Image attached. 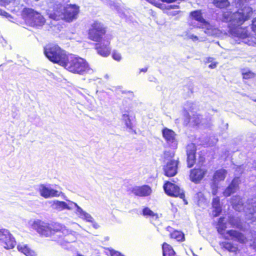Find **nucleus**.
Here are the masks:
<instances>
[{
  "label": "nucleus",
  "mask_w": 256,
  "mask_h": 256,
  "mask_svg": "<svg viewBox=\"0 0 256 256\" xmlns=\"http://www.w3.org/2000/svg\"><path fill=\"white\" fill-rule=\"evenodd\" d=\"M230 33L235 37L245 39L250 36L248 26H236L229 28Z\"/></svg>",
  "instance_id": "nucleus-15"
},
{
  "label": "nucleus",
  "mask_w": 256,
  "mask_h": 256,
  "mask_svg": "<svg viewBox=\"0 0 256 256\" xmlns=\"http://www.w3.org/2000/svg\"><path fill=\"white\" fill-rule=\"evenodd\" d=\"M162 134L166 143L169 146H173L174 149H176L178 144L176 133L171 129L164 128L162 130Z\"/></svg>",
  "instance_id": "nucleus-12"
},
{
  "label": "nucleus",
  "mask_w": 256,
  "mask_h": 256,
  "mask_svg": "<svg viewBox=\"0 0 256 256\" xmlns=\"http://www.w3.org/2000/svg\"><path fill=\"white\" fill-rule=\"evenodd\" d=\"M255 102H256V100H255Z\"/></svg>",
  "instance_id": "nucleus-53"
},
{
  "label": "nucleus",
  "mask_w": 256,
  "mask_h": 256,
  "mask_svg": "<svg viewBox=\"0 0 256 256\" xmlns=\"http://www.w3.org/2000/svg\"><path fill=\"white\" fill-rule=\"evenodd\" d=\"M32 227L41 236L48 237L56 233H60L58 235L59 238L64 242H70L72 241L67 238L69 236H73L72 231L69 230L64 225L60 223L57 222L48 223L37 220L33 222Z\"/></svg>",
  "instance_id": "nucleus-1"
},
{
  "label": "nucleus",
  "mask_w": 256,
  "mask_h": 256,
  "mask_svg": "<svg viewBox=\"0 0 256 256\" xmlns=\"http://www.w3.org/2000/svg\"><path fill=\"white\" fill-rule=\"evenodd\" d=\"M170 238L179 242H182L185 240L184 234L182 232L178 230H174L170 232Z\"/></svg>",
  "instance_id": "nucleus-26"
},
{
  "label": "nucleus",
  "mask_w": 256,
  "mask_h": 256,
  "mask_svg": "<svg viewBox=\"0 0 256 256\" xmlns=\"http://www.w3.org/2000/svg\"><path fill=\"white\" fill-rule=\"evenodd\" d=\"M166 230L167 231L170 232V230H172V228L170 227V226H168L166 227Z\"/></svg>",
  "instance_id": "nucleus-45"
},
{
  "label": "nucleus",
  "mask_w": 256,
  "mask_h": 256,
  "mask_svg": "<svg viewBox=\"0 0 256 256\" xmlns=\"http://www.w3.org/2000/svg\"><path fill=\"white\" fill-rule=\"evenodd\" d=\"M244 0V2H246V0Z\"/></svg>",
  "instance_id": "nucleus-52"
},
{
  "label": "nucleus",
  "mask_w": 256,
  "mask_h": 256,
  "mask_svg": "<svg viewBox=\"0 0 256 256\" xmlns=\"http://www.w3.org/2000/svg\"><path fill=\"white\" fill-rule=\"evenodd\" d=\"M0 242L4 247L8 250L13 248L16 242L8 230L0 228Z\"/></svg>",
  "instance_id": "nucleus-10"
},
{
  "label": "nucleus",
  "mask_w": 256,
  "mask_h": 256,
  "mask_svg": "<svg viewBox=\"0 0 256 256\" xmlns=\"http://www.w3.org/2000/svg\"><path fill=\"white\" fill-rule=\"evenodd\" d=\"M123 117L124 118H128L129 120V124H126V126L128 128H130V129H132V123L130 120L129 116L128 114H124Z\"/></svg>",
  "instance_id": "nucleus-39"
},
{
  "label": "nucleus",
  "mask_w": 256,
  "mask_h": 256,
  "mask_svg": "<svg viewBox=\"0 0 256 256\" xmlns=\"http://www.w3.org/2000/svg\"><path fill=\"white\" fill-rule=\"evenodd\" d=\"M120 256H124V255H122V254H121V255H120Z\"/></svg>",
  "instance_id": "nucleus-51"
},
{
  "label": "nucleus",
  "mask_w": 256,
  "mask_h": 256,
  "mask_svg": "<svg viewBox=\"0 0 256 256\" xmlns=\"http://www.w3.org/2000/svg\"><path fill=\"white\" fill-rule=\"evenodd\" d=\"M79 12V7L75 4H70L66 6L63 12V18L67 22H71L76 18Z\"/></svg>",
  "instance_id": "nucleus-13"
},
{
  "label": "nucleus",
  "mask_w": 256,
  "mask_h": 256,
  "mask_svg": "<svg viewBox=\"0 0 256 256\" xmlns=\"http://www.w3.org/2000/svg\"><path fill=\"white\" fill-rule=\"evenodd\" d=\"M196 146L194 143H190L186 148V162L188 168H192L196 162Z\"/></svg>",
  "instance_id": "nucleus-11"
},
{
  "label": "nucleus",
  "mask_w": 256,
  "mask_h": 256,
  "mask_svg": "<svg viewBox=\"0 0 256 256\" xmlns=\"http://www.w3.org/2000/svg\"><path fill=\"white\" fill-rule=\"evenodd\" d=\"M0 14L2 16H6V14H8V13L0 8Z\"/></svg>",
  "instance_id": "nucleus-44"
},
{
  "label": "nucleus",
  "mask_w": 256,
  "mask_h": 256,
  "mask_svg": "<svg viewBox=\"0 0 256 256\" xmlns=\"http://www.w3.org/2000/svg\"><path fill=\"white\" fill-rule=\"evenodd\" d=\"M163 188L165 193L168 196L179 197L182 199H184L185 198L184 192L180 190V187L170 181L164 182Z\"/></svg>",
  "instance_id": "nucleus-9"
},
{
  "label": "nucleus",
  "mask_w": 256,
  "mask_h": 256,
  "mask_svg": "<svg viewBox=\"0 0 256 256\" xmlns=\"http://www.w3.org/2000/svg\"><path fill=\"white\" fill-rule=\"evenodd\" d=\"M190 16L192 19L198 22L205 26L210 25L209 22L203 18L202 13L200 10L191 12L190 14Z\"/></svg>",
  "instance_id": "nucleus-20"
},
{
  "label": "nucleus",
  "mask_w": 256,
  "mask_h": 256,
  "mask_svg": "<svg viewBox=\"0 0 256 256\" xmlns=\"http://www.w3.org/2000/svg\"><path fill=\"white\" fill-rule=\"evenodd\" d=\"M88 217L90 218H92L91 216L90 215H88Z\"/></svg>",
  "instance_id": "nucleus-50"
},
{
  "label": "nucleus",
  "mask_w": 256,
  "mask_h": 256,
  "mask_svg": "<svg viewBox=\"0 0 256 256\" xmlns=\"http://www.w3.org/2000/svg\"><path fill=\"white\" fill-rule=\"evenodd\" d=\"M218 233L226 240H228L230 238L238 242L240 244H246L248 242V238L242 232L234 230H230L226 231V234L229 236V237L224 236V232L226 228V224L224 222V218L220 217L218 219L216 226Z\"/></svg>",
  "instance_id": "nucleus-5"
},
{
  "label": "nucleus",
  "mask_w": 256,
  "mask_h": 256,
  "mask_svg": "<svg viewBox=\"0 0 256 256\" xmlns=\"http://www.w3.org/2000/svg\"><path fill=\"white\" fill-rule=\"evenodd\" d=\"M227 171L224 168H220L216 170L212 176V180L214 182L224 181L226 178Z\"/></svg>",
  "instance_id": "nucleus-23"
},
{
  "label": "nucleus",
  "mask_w": 256,
  "mask_h": 256,
  "mask_svg": "<svg viewBox=\"0 0 256 256\" xmlns=\"http://www.w3.org/2000/svg\"><path fill=\"white\" fill-rule=\"evenodd\" d=\"M22 16L26 23L34 28L42 27L46 22L45 18L40 12L32 8H24Z\"/></svg>",
  "instance_id": "nucleus-6"
},
{
  "label": "nucleus",
  "mask_w": 256,
  "mask_h": 256,
  "mask_svg": "<svg viewBox=\"0 0 256 256\" xmlns=\"http://www.w3.org/2000/svg\"><path fill=\"white\" fill-rule=\"evenodd\" d=\"M251 201V206L249 208L248 218L252 221L256 220V200L253 202V199L250 200Z\"/></svg>",
  "instance_id": "nucleus-30"
},
{
  "label": "nucleus",
  "mask_w": 256,
  "mask_h": 256,
  "mask_svg": "<svg viewBox=\"0 0 256 256\" xmlns=\"http://www.w3.org/2000/svg\"><path fill=\"white\" fill-rule=\"evenodd\" d=\"M190 38L192 39L193 40H198V37L196 36L191 35L190 36Z\"/></svg>",
  "instance_id": "nucleus-43"
},
{
  "label": "nucleus",
  "mask_w": 256,
  "mask_h": 256,
  "mask_svg": "<svg viewBox=\"0 0 256 256\" xmlns=\"http://www.w3.org/2000/svg\"><path fill=\"white\" fill-rule=\"evenodd\" d=\"M147 68H144L140 70V72H146L147 71Z\"/></svg>",
  "instance_id": "nucleus-46"
},
{
  "label": "nucleus",
  "mask_w": 256,
  "mask_h": 256,
  "mask_svg": "<svg viewBox=\"0 0 256 256\" xmlns=\"http://www.w3.org/2000/svg\"><path fill=\"white\" fill-rule=\"evenodd\" d=\"M62 66L73 74H83L90 69L84 59L72 54L68 55Z\"/></svg>",
  "instance_id": "nucleus-3"
},
{
  "label": "nucleus",
  "mask_w": 256,
  "mask_h": 256,
  "mask_svg": "<svg viewBox=\"0 0 256 256\" xmlns=\"http://www.w3.org/2000/svg\"><path fill=\"white\" fill-rule=\"evenodd\" d=\"M57 205L60 207L62 208V209H70V208L67 204L63 201L58 202Z\"/></svg>",
  "instance_id": "nucleus-37"
},
{
  "label": "nucleus",
  "mask_w": 256,
  "mask_h": 256,
  "mask_svg": "<svg viewBox=\"0 0 256 256\" xmlns=\"http://www.w3.org/2000/svg\"><path fill=\"white\" fill-rule=\"evenodd\" d=\"M107 28L98 21H94L88 31V38L96 42L104 40L106 35Z\"/></svg>",
  "instance_id": "nucleus-7"
},
{
  "label": "nucleus",
  "mask_w": 256,
  "mask_h": 256,
  "mask_svg": "<svg viewBox=\"0 0 256 256\" xmlns=\"http://www.w3.org/2000/svg\"><path fill=\"white\" fill-rule=\"evenodd\" d=\"M252 14V8L248 6H245L234 12L230 10L223 12L221 20L222 22L228 24L230 28V27L242 26L250 18Z\"/></svg>",
  "instance_id": "nucleus-2"
},
{
  "label": "nucleus",
  "mask_w": 256,
  "mask_h": 256,
  "mask_svg": "<svg viewBox=\"0 0 256 256\" xmlns=\"http://www.w3.org/2000/svg\"><path fill=\"white\" fill-rule=\"evenodd\" d=\"M212 214L214 217L218 216L222 212L220 198L218 196L214 197L212 200Z\"/></svg>",
  "instance_id": "nucleus-21"
},
{
  "label": "nucleus",
  "mask_w": 256,
  "mask_h": 256,
  "mask_svg": "<svg viewBox=\"0 0 256 256\" xmlns=\"http://www.w3.org/2000/svg\"><path fill=\"white\" fill-rule=\"evenodd\" d=\"M152 189L148 185H142V186H137L133 188L132 190V192L135 196L144 197L148 196L152 193Z\"/></svg>",
  "instance_id": "nucleus-18"
},
{
  "label": "nucleus",
  "mask_w": 256,
  "mask_h": 256,
  "mask_svg": "<svg viewBox=\"0 0 256 256\" xmlns=\"http://www.w3.org/2000/svg\"><path fill=\"white\" fill-rule=\"evenodd\" d=\"M251 246L254 249L256 250V236L252 240V242L251 244Z\"/></svg>",
  "instance_id": "nucleus-40"
},
{
  "label": "nucleus",
  "mask_w": 256,
  "mask_h": 256,
  "mask_svg": "<svg viewBox=\"0 0 256 256\" xmlns=\"http://www.w3.org/2000/svg\"><path fill=\"white\" fill-rule=\"evenodd\" d=\"M39 192L40 195L45 198L52 197H58L60 196V193L58 190L49 188L44 184L40 185Z\"/></svg>",
  "instance_id": "nucleus-19"
},
{
  "label": "nucleus",
  "mask_w": 256,
  "mask_h": 256,
  "mask_svg": "<svg viewBox=\"0 0 256 256\" xmlns=\"http://www.w3.org/2000/svg\"><path fill=\"white\" fill-rule=\"evenodd\" d=\"M228 222L232 228H236L240 230H243L242 223L239 218L234 216H228Z\"/></svg>",
  "instance_id": "nucleus-25"
},
{
  "label": "nucleus",
  "mask_w": 256,
  "mask_h": 256,
  "mask_svg": "<svg viewBox=\"0 0 256 256\" xmlns=\"http://www.w3.org/2000/svg\"><path fill=\"white\" fill-rule=\"evenodd\" d=\"M222 247L230 252L236 253L238 250V248L231 242H224L222 244Z\"/></svg>",
  "instance_id": "nucleus-31"
},
{
  "label": "nucleus",
  "mask_w": 256,
  "mask_h": 256,
  "mask_svg": "<svg viewBox=\"0 0 256 256\" xmlns=\"http://www.w3.org/2000/svg\"><path fill=\"white\" fill-rule=\"evenodd\" d=\"M142 214L146 217H149L152 220L158 219V215L157 213L152 212L150 208L145 207L142 209Z\"/></svg>",
  "instance_id": "nucleus-29"
},
{
  "label": "nucleus",
  "mask_w": 256,
  "mask_h": 256,
  "mask_svg": "<svg viewBox=\"0 0 256 256\" xmlns=\"http://www.w3.org/2000/svg\"><path fill=\"white\" fill-rule=\"evenodd\" d=\"M230 204L234 209L236 211H240L244 207V202L242 198L238 196H233L230 198Z\"/></svg>",
  "instance_id": "nucleus-22"
},
{
  "label": "nucleus",
  "mask_w": 256,
  "mask_h": 256,
  "mask_svg": "<svg viewBox=\"0 0 256 256\" xmlns=\"http://www.w3.org/2000/svg\"><path fill=\"white\" fill-rule=\"evenodd\" d=\"M105 42H96L95 44V49L98 54L103 57L108 56L111 52L110 48V40H105Z\"/></svg>",
  "instance_id": "nucleus-16"
},
{
  "label": "nucleus",
  "mask_w": 256,
  "mask_h": 256,
  "mask_svg": "<svg viewBox=\"0 0 256 256\" xmlns=\"http://www.w3.org/2000/svg\"><path fill=\"white\" fill-rule=\"evenodd\" d=\"M163 256H177L173 248L170 244L164 242L162 245Z\"/></svg>",
  "instance_id": "nucleus-24"
},
{
  "label": "nucleus",
  "mask_w": 256,
  "mask_h": 256,
  "mask_svg": "<svg viewBox=\"0 0 256 256\" xmlns=\"http://www.w3.org/2000/svg\"><path fill=\"white\" fill-rule=\"evenodd\" d=\"M110 254L111 256H120L122 254L114 250H110Z\"/></svg>",
  "instance_id": "nucleus-38"
},
{
  "label": "nucleus",
  "mask_w": 256,
  "mask_h": 256,
  "mask_svg": "<svg viewBox=\"0 0 256 256\" xmlns=\"http://www.w3.org/2000/svg\"><path fill=\"white\" fill-rule=\"evenodd\" d=\"M254 168H255V170H256V163H255V166H254Z\"/></svg>",
  "instance_id": "nucleus-49"
},
{
  "label": "nucleus",
  "mask_w": 256,
  "mask_h": 256,
  "mask_svg": "<svg viewBox=\"0 0 256 256\" xmlns=\"http://www.w3.org/2000/svg\"><path fill=\"white\" fill-rule=\"evenodd\" d=\"M240 184V177L236 176L233 178L230 184L222 192L225 197H228L232 194L234 193L239 188V184Z\"/></svg>",
  "instance_id": "nucleus-17"
},
{
  "label": "nucleus",
  "mask_w": 256,
  "mask_h": 256,
  "mask_svg": "<svg viewBox=\"0 0 256 256\" xmlns=\"http://www.w3.org/2000/svg\"><path fill=\"white\" fill-rule=\"evenodd\" d=\"M147 0V1H148V2H151L152 4H154V5H156V4H155V3L153 2V0Z\"/></svg>",
  "instance_id": "nucleus-48"
},
{
  "label": "nucleus",
  "mask_w": 256,
  "mask_h": 256,
  "mask_svg": "<svg viewBox=\"0 0 256 256\" xmlns=\"http://www.w3.org/2000/svg\"><path fill=\"white\" fill-rule=\"evenodd\" d=\"M45 56L51 62L62 66L68 54L58 44L50 43L44 48Z\"/></svg>",
  "instance_id": "nucleus-4"
},
{
  "label": "nucleus",
  "mask_w": 256,
  "mask_h": 256,
  "mask_svg": "<svg viewBox=\"0 0 256 256\" xmlns=\"http://www.w3.org/2000/svg\"><path fill=\"white\" fill-rule=\"evenodd\" d=\"M175 155V152L172 151H164V160H168L172 158Z\"/></svg>",
  "instance_id": "nucleus-34"
},
{
  "label": "nucleus",
  "mask_w": 256,
  "mask_h": 256,
  "mask_svg": "<svg viewBox=\"0 0 256 256\" xmlns=\"http://www.w3.org/2000/svg\"><path fill=\"white\" fill-rule=\"evenodd\" d=\"M218 64V62H212L209 66L208 67L210 68H216V65Z\"/></svg>",
  "instance_id": "nucleus-41"
},
{
  "label": "nucleus",
  "mask_w": 256,
  "mask_h": 256,
  "mask_svg": "<svg viewBox=\"0 0 256 256\" xmlns=\"http://www.w3.org/2000/svg\"><path fill=\"white\" fill-rule=\"evenodd\" d=\"M112 57L114 60L118 62H120L122 60L120 54L116 51H114L112 52Z\"/></svg>",
  "instance_id": "nucleus-36"
},
{
  "label": "nucleus",
  "mask_w": 256,
  "mask_h": 256,
  "mask_svg": "<svg viewBox=\"0 0 256 256\" xmlns=\"http://www.w3.org/2000/svg\"><path fill=\"white\" fill-rule=\"evenodd\" d=\"M212 4L220 9H226L230 5L229 0H212Z\"/></svg>",
  "instance_id": "nucleus-27"
},
{
  "label": "nucleus",
  "mask_w": 256,
  "mask_h": 256,
  "mask_svg": "<svg viewBox=\"0 0 256 256\" xmlns=\"http://www.w3.org/2000/svg\"><path fill=\"white\" fill-rule=\"evenodd\" d=\"M202 116L200 114H194L192 118V123L194 126H198L202 122Z\"/></svg>",
  "instance_id": "nucleus-32"
},
{
  "label": "nucleus",
  "mask_w": 256,
  "mask_h": 256,
  "mask_svg": "<svg viewBox=\"0 0 256 256\" xmlns=\"http://www.w3.org/2000/svg\"><path fill=\"white\" fill-rule=\"evenodd\" d=\"M217 193L216 190L212 192V194L214 196L216 195Z\"/></svg>",
  "instance_id": "nucleus-47"
},
{
  "label": "nucleus",
  "mask_w": 256,
  "mask_h": 256,
  "mask_svg": "<svg viewBox=\"0 0 256 256\" xmlns=\"http://www.w3.org/2000/svg\"><path fill=\"white\" fill-rule=\"evenodd\" d=\"M206 158L204 156H200L198 164L191 168L189 172L190 180L196 184H200L208 174V170L204 164Z\"/></svg>",
  "instance_id": "nucleus-8"
},
{
  "label": "nucleus",
  "mask_w": 256,
  "mask_h": 256,
  "mask_svg": "<svg viewBox=\"0 0 256 256\" xmlns=\"http://www.w3.org/2000/svg\"><path fill=\"white\" fill-rule=\"evenodd\" d=\"M162 2H166L168 4L176 2L177 0H161Z\"/></svg>",
  "instance_id": "nucleus-42"
},
{
  "label": "nucleus",
  "mask_w": 256,
  "mask_h": 256,
  "mask_svg": "<svg viewBox=\"0 0 256 256\" xmlns=\"http://www.w3.org/2000/svg\"><path fill=\"white\" fill-rule=\"evenodd\" d=\"M178 158L176 160H170L164 166V174L168 177L174 176L178 173Z\"/></svg>",
  "instance_id": "nucleus-14"
},
{
  "label": "nucleus",
  "mask_w": 256,
  "mask_h": 256,
  "mask_svg": "<svg viewBox=\"0 0 256 256\" xmlns=\"http://www.w3.org/2000/svg\"><path fill=\"white\" fill-rule=\"evenodd\" d=\"M251 29L256 36V40L254 42V44H256V18H254L252 22Z\"/></svg>",
  "instance_id": "nucleus-35"
},
{
  "label": "nucleus",
  "mask_w": 256,
  "mask_h": 256,
  "mask_svg": "<svg viewBox=\"0 0 256 256\" xmlns=\"http://www.w3.org/2000/svg\"><path fill=\"white\" fill-rule=\"evenodd\" d=\"M242 78L245 80H250L255 77L256 74L248 70L242 72Z\"/></svg>",
  "instance_id": "nucleus-33"
},
{
  "label": "nucleus",
  "mask_w": 256,
  "mask_h": 256,
  "mask_svg": "<svg viewBox=\"0 0 256 256\" xmlns=\"http://www.w3.org/2000/svg\"><path fill=\"white\" fill-rule=\"evenodd\" d=\"M18 250L26 256H36L35 252L30 248L27 245H18Z\"/></svg>",
  "instance_id": "nucleus-28"
}]
</instances>
